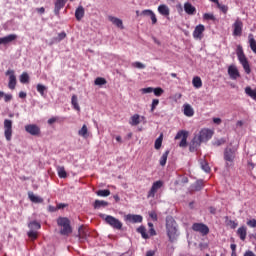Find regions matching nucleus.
Segmentation results:
<instances>
[{
  "mask_svg": "<svg viewBox=\"0 0 256 256\" xmlns=\"http://www.w3.org/2000/svg\"><path fill=\"white\" fill-rule=\"evenodd\" d=\"M146 256H155V252L150 250L146 253Z\"/></svg>",
  "mask_w": 256,
  "mask_h": 256,
  "instance_id": "774afa93",
  "label": "nucleus"
},
{
  "mask_svg": "<svg viewBox=\"0 0 256 256\" xmlns=\"http://www.w3.org/2000/svg\"><path fill=\"white\" fill-rule=\"evenodd\" d=\"M152 91L156 97H161V95L165 93V90H163L161 87L154 88Z\"/></svg>",
  "mask_w": 256,
  "mask_h": 256,
  "instance_id": "a18cd8bd",
  "label": "nucleus"
},
{
  "mask_svg": "<svg viewBox=\"0 0 256 256\" xmlns=\"http://www.w3.org/2000/svg\"><path fill=\"white\" fill-rule=\"evenodd\" d=\"M109 203L103 201V200H96L94 203V209H100V207H107Z\"/></svg>",
  "mask_w": 256,
  "mask_h": 256,
  "instance_id": "4c0bfd02",
  "label": "nucleus"
},
{
  "mask_svg": "<svg viewBox=\"0 0 256 256\" xmlns=\"http://www.w3.org/2000/svg\"><path fill=\"white\" fill-rule=\"evenodd\" d=\"M233 35L234 37H241L243 35V21L241 19H236L233 24Z\"/></svg>",
  "mask_w": 256,
  "mask_h": 256,
  "instance_id": "1a4fd4ad",
  "label": "nucleus"
},
{
  "mask_svg": "<svg viewBox=\"0 0 256 256\" xmlns=\"http://www.w3.org/2000/svg\"><path fill=\"white\" fill-rule=\"evenodd\" d=\"M28 227L30 228V231H39V229H41V223L32 221L28 224Z\"/></svg>",
  "mask_w": 256,
  "mask_h": 256,
  "instance_id": "2f4dec72",
  "label": "nucleus"
},
{
  "mask_svg": "<svg viewBox=\"0 0 256 256\" xmlns=\"http://www.w3.org/2000/svg\"><path fill=\"white\" fill-rule=\"evenodd\" d=\"M237 155V149L227 147L224 150V161L226 163V169H229L235 165V157Z\"/></svg>",
  "mask_w": 256,
  "mask_h": 256,
  "instance_id": "7ed1b4c3",
  "label": "nucleus"
},
{
  "mask_svg": "<svg viewBox=\"0 0 256 256\" xmlns=\"http://www.w3.org/2000/svg\"><path fill=\"white\" fill-rule=\"evenodd\" d=\"M162 187H163V181L158 180L153 183V185L150 189V193H157V191H159V189H161Z\"/></svg>",
  "mask_w": 256,
  "mask_h": 256,
  "instance_id": "b1692460",
  "label": "nucleus"
},
{
  "mask_svg": "<svg viewBox=\"0 0 256 256\" xmlns=\"http://www.w3.org/2000/svg\"><path fill=\"white\" fill-rule=\"evenodd\" d=\"M29 199L32 201V203H43V198L33 194L29 193Z\"/></svg>",
  "mask_w": 256,
  "mask_h": 256,
  "instance_id": "f704fd0d",
  "label": "nucleus"
},
{
  "mask_svg": "<svg viewBox=\"0 0 256 256\" xmlns=\"http://www.w3.org/2000/svg\"><path fill=\"white\" fill-rule=\"evenodd\" d=\"M158 13H160V15H163V17H169L171 10L169 9V6L161 4L158 6Z\"/></svg>",
  "mask_w": 256,
  "mask_h": 256,
  "instance_id": "a211bd4d",
  "label": "nucleus"
},
{
  "mask_svg": "<svg viewBox=\"0 0 256 256\" xmlns=\"http://www.w3.org/2000/svg\"><path fill=\"white\" fill-rule=\"evenodd\" d=\"M124 219L128 223H143V216L137 214H127Z\"/></svg>",
  "mask_w": 256,
  "mask_h": 256,
  "instance_id": "ddd939ff",
  "label": "nucleus"
},
{
  "mask_svg": "<svg viewBox=\"0 0 256 256\" xmlns=\"http://www.w3.org/2000/svg\"><path fill=\"white\" fill-rule=\"evenodd\" d=\"M137 232L142 235L143 239H149V235L147 234V230L145 229V227L143 226L138 227Z\"/></svg>",
  "mask_w": 256,
  "mask_h": 256,
  "instance_id": "ea45409f",
  "label": "nucleus"
},
{
  "mask_svg": "<svg viewBox=\"0 0 256 256\" xmlns=\"http://www.w3.org/2000/svg\"><path fill=\"white\" fill-rule=\"evenodd\" d=\"M100 217L104 219L107 225H110V227H112L113 229H117L118 231H121V229H123V223L119 221V219L111 215H105V214H101Z\"/></svg>",
  "mask_w": 256,
  "mask_h": 256,
  "instance_id": "20e7f679",
  "label": "nucleus"
},
{
  "mask_svg": "<svg viewBox=\"0 0 256 256\" xmlns=\"http://www.w3.org/2000/svg\"><path fill=\"white\" fill-rule=\"evenodd\" d=\"M133 67H136V69H145V64L141 63V62H134Z\"/></svg>",
  "mask_w": 256,
  "mask_h": 256,
  "instance_id": "5fc2aeb1",
  "label": "nucleus"
},
{
  "mask_svg": "<svg viewBox=\"0 0 256 256\" xmlns=\"http://www.w3.org/2000/svg\"><path fill=\"white\" fill-rule=\"evenodd\" d=\"M17 39V34H9L8 36L0 38V45H8Z\"/></svg>",
  "mask_w": 256,
  "mask_h": 256,
  "instance_id": "f3484780",
  "label": "nucleus"
},
{
  "mask_svg": "<svg viewBox=\"0 0 256 256\" xmlns=\"http://www.w3.org/2000/svg\"><path fill=\"white\" fill-rule=\"evenodd\" d=\"M161 145H163V134H161V135L155 140L154 147H155V149L159 150V149H161Z\"/></svg>",
  "mask_w": 256,
  "mask_h": 256,
  "instance_id": "a19ab883",
  "label": "nucleus"
},
{
  "mask_svg": "<svg viewBox=\"0 0 256 256\" xmlns=\"http://www.w3.org/2000/svg\"><path fill=\"white\" fill-rule=\"evenodd\" d=\"M169 153H170V151H169V150H166V151L162 154V156H161V158H160V161H159L161 167H165V165H167V158L169 157Z\"/></svg>",
  "mask_w": 256,
  "mask_h": 256,
  "instance_id": "7c9ffc66",
  "label": "nucleus"
},
{
  "mask_svg": "<svg viewBox=\"0 0 256 256\" xmlns=\"http://www.w3.org/2000/svg\"><path fill=\"white\" fill-rule=\"evenodd\" d=\"M71 103L76 111H78V112L81 111V107L79 106L77 95L72 96Z\"/></svg>",
  "mask_w": 256,
  "mask_h": 256,
  "instance_id": "c9c22d12",
  "label": "nucleus"
},
{
  "mask_svg": "<svg viewBox=\"0 0 256 256\" xmlns=\"http://www.w3.org/2000/svg\"><path fill=\"white\" fill-rule=\"evenodd\" d=\"M187 137H189V132L185 130H180L179 132H177L175 140L177 141L181 139L179 147H187Z\"/></svg>",
  "mask_w": 256,
  "mask_h": 256,
  "instance_id": "0eeeda50",
  "label": "nucleus"
},
{
  "mask_svg": "<svg viewBox=\"0 0 256 256\" xmlns=\"http://www.w3.org/2000/svg\"><path fill=\"white\" fill-rule=\"evenodd\" d=\"M78 135L80 137H83V139H87L89 137V129L87 128V125H83L82 128L78 131Z\"/></svg>",
  "mask_w": 256,
  "mask_h": 256,
  "instance_id": "a878e982",
  "label": "nucleus"
},
{
  "mask_svg": "<svg viewBox=\"0 0 256 256\" xmlns=\"http://www.w3.org/2000/svg\"><path fill=\"white\" fill-rule=\"evenodd\" d=\"M153 14V10H149V9H146V10H143L140 15H142L143 17H151Z\"/></svg>",
  "mask_w": 256,
  "mask_h": 256,
  "instance_id": "3c124183",
  "label": "nucleus"
},
{
  "mask_svg": "<svg viewBox=\"0 0 256 256\" xmlns=\"http://www.w3.org/2000/svg\"><path fill=\"white\" fill-rule=\"evenodd\" d=\"M149 217H151V219L154 221H157V213L155 211L150 212Z\"/></svg>",
  "mask_w": 256,
  "mask_h": 256,
  "instance_id": "680f3d73",
  "label": "nucleus"
},
{
  "mask_svg": "<svg viewBox=\"0 0 256 256\" xmlns=\"http://www.w3.org/2000/svg\"><path fill=\"white\" fill-rule=\"evenodd\" d=\"M150 19L152 21V25H156L157 24V16L155 15V12H152Z\"/></svg>",
  "mask_w": 256,
  "mask_h": 256,
  "instance_id": "bf43d9fd",
  "label": "nucleus"
},
{
  "mask_svg": "<svg viewBox=\"0 0 256 256\" xmlns=\"http://www.w3.org/2000/svg\"><path fill=\"white\" fill-rule=\"evenodd\" d=\"M109 21H111L113 25H116V27H119V29H123V20L113 16H109Z\"/></svg>",
  "mask_w": 256,
  "mask_h": 256,
  "instance_id": "bb28decb",
  "label": "nucleus"
},
{
  "mask_svg": "<svg viewBox=\"0 0 256 256\" xmlns=\"http://www.w3.org/2000/svg\"><path fill=\"white\" fill-rule=\"evenodd\" d=\"M139 123H141V116L139 114H134L133 116H131L130 125L132 127H137V125H139Z\"/></svg>",
  "mask_w": 256,
  "mask_h": 256,
  "instance_id": "4be33fe9",
  "label": "nucleus"
},
{
  "mask_svg": "<svg viewBox=\"0 0 256 256\" xmlns=\"http://www.w3.org/2000/svg\"><path fill=\"white\" fill-rule=\"evenodd\" d=\"M36 11L38 13H40L41 15H43V13H45V8L41 7V8H37Z\"/></svg>",
  "mask_w": 256,
  "mask_h": 256,
  "instance_id": "338daca9",
  "label": "nucleus"
},
{
  "mask_svg": "<svg viewBox=\"0 0 256 256\" xmlns=\"http://www.w3.org/2000/svg\"><path fill=\"white\" fill-rule=\"evenodd\" d=\"M228 75L230 79H233L234 81L239 79V77H241V74L239 73V69H237V66L235 65H230L228 67Z\"/></svg>",
  "mask_w": 256,
  "mask_h": 256,
  "instance_id": "4468645a",
  "label": "nucleus"
},
{
  "mask_svg": "<svg viewBox=\"0 0 256 256\" xmlns=\"http://www.w3.org/2000/svg\"><path fill=\"white\" fill-rule=\"evenodd\" d=\"M26 133H29L30 135H33L34 137H37V135H41V128L35 124H28L25 126Z\"/></svg>",
  "mask_w": 256,
  "mask_h": 256,
  "instance_id": "9b49d317",
  "label": "nucleus"
},
{
  "mask_svg": "<svg viewBox=\"0 0 256 256\" xmlns=\"http://www.w3.org/2000/svg\"><path fill=\"white\" fill-rule=\"evenodd\" d=\"M94 84L98 86L107 85V80L103 77H97L94 81Z\"/></svg>",
  "mask_w": 256,
  "mask_h": 256,
  "instance_id": "79ce46f5",
  "label": "nucleus"
},
{
  "mask_svg": "<svg viewBox=\"0 0 256 256\" xmlns=\"http://www.w3.org/2000/svg\"><path fill=\"white\" fill-rule=\"evenodd\" d=\"M75 17L78 21H81L85 17V8L83 6H79L75 11Z\"/></svg>",
  "mask_w": 256,
  "mask_h": 256,
  "instance_id": "412c9836",
  "label": "nucleus"
},
{
  "mask_svg": "<svg viewBox=\"0 0 256 256\" xmlns=\"http://www.w3.org/2000/svg\"><path fill=\"white\" fill-rule=\"evenodd\" d=\"M184 115L186 117H193L195 115V111L193 110V107L189 104H184Z\"/></svg>",
  "mask_w": 256,
  "mask_h": 256,
  "instance_id": "5701e85b",
  "label": "nucleus"
},
{
  "mask_svg": "<svg viewBox=\"0 0 256 256\" xmlns=\"http://www.w3.org/2000/svg\"><path fill=\"white\" fill-rule=\"evenodd\" d=\"M184 11L187 15H195L196 8L193 4L187 2L184 4Z\"/></svg>",
  "mask_w": 256,
  "mask_h": 256,
  "instance_id": "aec40b11",
  "label": "nucleus"
},
{
  "mask_svg": "<svg viewBox=\"0 0 256 256\" xmlns=\"http://www.w3.org/2000/svg\"><path fill=\"white\" fill-rule=\"evenodd\" d=\"M203 33H205V25L199 24L193 31V38L201 41V39H203Z\"/></svg>",
  "mask_w": 256,
  "mask_h": 256,
  "instance_id": "f8f14e48",
  "label": "nucleus"
},
{
  "mask_svg": "<svg viewBox=\"0 0 256 256\" xmlns=\"http://www.w3.org/2000/svg\"><path fill=\"white\" fill-rule=\"evenodd\" d=\"M226 140L224 138H221L217 141H215L214 145H216V147H221V145H225Z\"/></svg>",
  "mask_w": 256,
  "mask_h": 256,
  "instance_id": "6e6d98bb",
  "label": "nucleus"
},
{
  "mask_svg": "<svg viewBox=\"0 0 256 256\" xmlns=\"http://www.w3.org/2000/svg\"><path fill=\"white\" fill-rule=\"evenodd\" d=\"M243 256H256L255 252L251 251V250H247Z\"/></svg>",
  "mask_w": 256,
  "mask_h": 256,
  "instance_id": "0e129e2a",
  "label": "nucleus"
},
{
  "mask_svg": "<svg viewBox=\"0 0 256 256\" xmlns=\"http://www.w3.org/2000/svg\"><path fill=\"white\" fill-rule=\"evenodd\" d=\"M6 76L9 77L8 87L13 90L17 87V76H15V70H7Z\"/></svg>",
  "mask_w": 256,
  "mask_h": 256,
  "instance_id": "6e6552de",
  "label": "nucleus"
},
{
  "mask_svg": "<svg viewBox=\"0 0 256 256\" xmlns=\"http://www.w3.org/2000/svg\"><path fill=\"white\" fill-rule=\"evenodd\" d=\"M193 231H196L197 233H201L202 235H208L209 234V227L203 223H194L192 225Z\"/></svg>",
  "mask_w": 256,
  "mask_h": 256,
  "instance_id": "9d476101",
  "label": "nucleus"
},
{
  "mask_svg": "<svg viewBox=\"0 0 256 256\" xmlns=\"http://www.w3.org/2000/svg\"><path fill=\"white\" fill-rule=\"evenodd\" d=\"M166 233L171 243L177 241V237H179V228L177 221H175V219L171 216L166 217Z\"/></svg>",
  "mask_w": 256,
  "mask_h": 256,
  "instance_id": "f257e3e1",
  "label": "nucleus"
},
{
  "mask_svg": "<svg viewBox=\"0 0 256 256\" xmlns=\"http://www.w3.org/2000/svg\"><path fill=\"white\" fill-rule=\"evenodd\" d=\"M237 235L241 241H245L247 239V227L241 226L238 228Z\"/></svg>",
  "mask_w": 256,
  "mask_h": 256,
  "instance_id": "6ab92c4d",
  "label": "nucleus"
},
{
  "mask_svg": "<svg viewBox=\"0 0 256 256\" xmlns=\"http://www.w3.org/2000/svg\"><path fill=\"white\" fill-rule=\"evenodd\" d=\"M36 89L42 97H43V95H45V91H47V87H45V85H43V84H38Z\"/></svg>",
  "mask_w": 256,
  "mask_h": 256,
  "instance_id": "c03bdc74",
  "label": "nucleus"
},
{
  "mask_svg": "<svg viewBox=\"0 0 256 256\" xmlns=\"http://www.w3.org/2000/svg\"><path fill=\"white\" fill-rule=\"evenodd\" d=\"M4 136L6 141H11L13 137V121L9 119L4 120Z\"/></svg>",
  "mask_w": 256,
  "mask_h": 256,
  "instance_id": "39448f33",
  "label": "nucleus"
},
{
  "mask_svg": "<svg viewBox=\"0 0 256 256\" xmlns=\"http://www.w3.org/2000/svg\"><path fill=\"white\" fill-rule=\"evenodd\" d=\"M78 235H79L80 239H87V237L89 235V230H87V228L81 226L78 229Z\"/></svg>",
  "mask_w": 256,
  "mask_h": 256,
  "instance_id": "c85d7f7f",
  "label": "nucleus"
},
{
  "mask_svg": "<svg viewBox=\"0 0 256 256\" xmlns=\"http://www.w3.org/2000/svg\"><path fill=\"white\" fill-rule=\"evenodd\" d=\"M200 167L205 173H209L211 171V167H209V163L205 160L200 161Z\"/></svg>",
  "mask_w": 256,
  "mask_h": 256,
  "instance_id": "e433bc0d",
  "label": "nucleus"
},
{
  "mask_svg": "<svg viewBox=\"0 0 256 256\" xmlns=\"http://www.w3.org/2000/svg\"><path fill=\"white\" fill-rule=\"evenodd\" d=\"M213 123L216 125H221V118H213Z\"/></svg>",
  "mask_w": 256,
  "mask_h": 256,
  "instance_id": "69168bd1",
  "label": "nucleus"
},
{
  "mask_svg": "<svg viewBox=\"0 0 256 256\" xmlns=\"http://www.w3.org/2000/svg\"><path fill=\"white\" fill-rule=\"evenodd\" d=\"M57 172H58V176L60 177V179H65V167L58 166Z\"/></svg>",
  "mask_w": 256,
  "mask_h": 256,
  "instance_id": "de8ad7c7",
  "label": "nucleus"
},
{
  "mask_svg": "<svg viewBox=\"0 0 256 256\" xmlns=\"http://www.w3.org/2000/svg\"><path fill=\"white\" fill-rule=\"evenodd\" d=\"M3 97H4L5 103H9V101H11L13 99V95H11V94H5L4 93Z\"/></svg>",
  "mask_w": 256,
  "mask_h": 256,
  "instance_id": "4d7b16f0",
  "label": "nucleus"
},
{
  "mask_svg": "<svg viewBox=\"0 0 256 256\" xmlns=\"http://www.w3.org/2000/svg\"><path fill=\"white\" fill-rule=\"evenodd\" d=\"M157 105H159V99H153L151 105V113L157 109Z\"/></svg>",
  "mask_w": 256,
  "mask_h": 256,
  "instance_id": "864d4df0",
  "label": "nucleus"
},
{
  "mask_svg": "<svg viewBox=\"0 0 256 256\" xmlns=\"http://www.w3.org/2000/svg\"><path fill=\"white\" fill-rule=\"evenodd\" d=\"M217 7L222 11V13H224V15H227V11H229V7L227 5L218 2Z\"/></svg>",
  "mask_w": 256,
  "mask_h": 256,
  "instance_id": "49530a36",
  "label": "nucleus"
},
{
  "mask_svg": "<svg viewBox=\"0 0 256 256\" xmlns=\"http://www.w3.org/2000/svg\"><path fill=\"white\" fill-rule=\"evenodd\" d=\"M195 191H201L203 189V181H197L194 185Z\"/></svg>",
  "mask_w": 256,
  "mask_h": 256,
  "instance_id": "603ef678",
  "label": "nucleus"
},
{
  "mask_svg": "<svg viewBox=\"0 0 256 256\" xmlns=\"http://www.w3.org/2000/svg\"><path fill=\"white\" fill-rule=\"evenodd\" d=\"M141 91H142V93H144V94L153 93V87L142 88Z\"/></svg>",
  "mask_w": 256,
  "mask_h": 256,
  "instance_id": "052dcab7",
  "label": "nucleus"
},
{
  "mask_svg": "<svg viewBox=\"0 0 256 256\" xmlns=\"http://www.w3.org/2000/svg\"><path fill=\"white\" fill-rule=\"evenodd\" d=\"M248 41H249L251 51H253V53H255L256 55V41H255V38L253 37V34L248 35Z\"/></svg>",
  "mask_w": 256,
  "mask_h": 256,
  "instance_id": "cd10ccee",
  "label": "nucleus"
},
{
  "mask_svg": "<svg viewBox=\"0 0 256 256\" xmlns=\"http://www.w3.org/2000/svg\"><path fill=\"white\" fill-rule=\"evenodd\" d=\"M29 239H32V241H35V239H37L38 237V234H37V231L35 230H30L28 233H27Z\"/></svg>",
  "mask_w": 256,
  "mask_h": 256,
  "instance_id": "09e8293b",
  "label": "nucleus"
},
{
  "mask_svg": "<svg viewBox=\"0 0 256 256\" xmlns=\"http://www.w3.org/2000/svg\"><path fill=\"white\" fill-rule=\"evenodd\" d=\"M245 93L248 95V97H251V99H254L256 101V89L252 90L251 87H246L245 88Z\"/></svg>",
  "mask_w": 256,
  "mask_h": 256,
  "instance_id": "473e14b6",
  "label": "nucleus"
},
{
  "mask_svg": "<svg viewBox=\"0 0 256 256\" xmlns=\"http://www.w3.org/2000/svg\"><path fill=\"white\" fill-rule=\"evenodd\" d=\"M193 87L196 89H201L203 87V81H201V77L195 76L192 80Z\"/></svg>",
  "mask_w": 256,
  "mask_h": 256,
  "instance_id": "c756f323",
  "label": "nucleus"
},
{
  "mask_svg": "<svg viewBox=\"0 0 256 256\" xmlns=\"http://www.w3.org/2000/svg\"><path fill=\"white\" fill-rule=\"evenodd\" d=\"M20 83H29V74L27 72H23L20 75Z\"/></svg>",
  "mask_w": 256,
  "mask_h": 256,
  "instance_id": "37998d69",
  "label": "nucleus"
},
{
  "mask_svg": "<svg viewBox=\"0 0 256 256\" xmlns=\"http://www.w3.org/2000/svg\"><path fill=\"white\" fill-rule=\"evenodd\" d=\"M57 225L59 230L56 229L55 232L58 233L59 235H65V218L59 217L57 219Z\"/></svg>",
  "mask_w": 256,
  "mask_h": 256,
  "instance_id": "dca6fc26",
  "label": "nucleus"
},
{
  "mask_svg": "<svg viewBox=\"0 0 256 256\" xmlns=\"http://www.w3.org/2000/svg\"><path fill=\"white\" fill-rule=\"evenodd\" d=\"M203 19L205 21H215V15L211 14V13H205L203 15Z\"/></svg>",
  "mask_w": 256,
  "mask_h": 256,
  "instance_id": "8fccbe9b",
  "label": "nucleus"
},
{
  "mask_svg": "<svg viewBox=\"0 0 256 256\" xmlns=\"http://www.w3.org/2000/svg\"><path fill=\"white\" fill-rule=\"evenodd\" d=\"M201 143L202 142L196 136H194V138L190 142L189 151L191 153H195V151H197V149L201 147Z\"/></svg>",
  "mask_w": 256,
  "mask_h": 256,
  "instance_id": "2eb2a0df",
  "label": "nucleus"
},
{
  "mask_svg": "<svg viewBox=\"0 0 256 256\" xmlns=\"http://www.w3.org/2000/svg\"><path fill=\"white\" fill-rule=\"evenodd\" d=\"M65 208V204H58L56 207L55 206H49L48 207V211L50 213H55V211H59V209H64Z\"/></svg>",
  "mask_w": 256,
  "mask_h": 256,
  "instance_id": "58836bf2",
  "label": "nucleus"
},
{
  "mask_svg": "<svg viewBox=\"0 0 256 256\" xmlns=\"http://www.w3.org/2000/svg\"><path fill=\"white\" fill-rule=\"evenodd\" d=\"M238 225L239 224L237 222H235L233 220H230V227H231V229H237Z\"/></svg>",
  "mask_w": 256,
  "mask_h": 256,
  "instance_id": "e2e57ef3",
  "label": "nucleus"
},
{
  "mask_svg": "<svg viewBox=\"0 0 256 256\" xmlns=\"http://www.w3.org/2000/svg\"><path fill=\"white\" fill-rule=\"evenodd\" d=\"M202 143H205V141H209L211 137H213V131L204 128L202 129L197 135H195Z\"/></svg>",
  "mask_w": 256,
  "mask_h": 256,
  "instance_id": "423d86ee",
  "label": "nucleus"
},
{
  "mask_svg": "<svg viewBox=\"0 0 256 256\" xmlns=\"http://www.w3.org/2000/svg\"><path fill=\"white\" fill-rule=\"evenodd\" d=\"M63 7H65V0H57L55 3V9H54L55 15H59V11H61Z\"/></svg>",
  "mask_w": 256,
  "mask_h": 256,
  "instance_id": "393cba45",
  "label": "nucleus"
},
{
  "mask_svg": "<svg viewBox=\"0 0 256 256\" xmlns=\"http://www.w3.org/2000/svg\"><path fill=\"white\" fill-rule=\"evenodd\" d=\"M236 55L240 64L242 65L245 73L247 75L251 74V66L249 65V60H247V56H245V52L243 51V47L241 45L237 46Z\"/></svg>",
  "mask_w": 256,
  "mask_h": 256,
  "instance_id": "f03ea898",
  "label": "nucleus"
},
{
  "mask_svg": "<svg viewBox=\"0 0 256 256\" xmlns=\"http://www.w3.org/2000/svg\"><path fill=\"white\" fill-rule=\"evenodd\" d=\"M247 225H248V227L255 228L256 227V220L255 219L248 220Z\"/></svg>",
  "mask_w": 256,
  "mask_h": 256,
  "instance_id": "13d9d810",
  "label": "nucleus"
},
{
  "mask_svg": "<svg viewBox=\"0 0 256 256\" xmlns=\"http://www.w3.org/2000/svg\"><path fill=\"white\" fill-rule=\"evenodd\" d=\"M73 233V228H71V222L69 219L65 218V235H71Z\"/></svg>",
  "mask_w": 256,
  "mask_h": 256,
  "instance_id": "72a5a7b5",
  "label": "nucleus"
}]
</instances>
